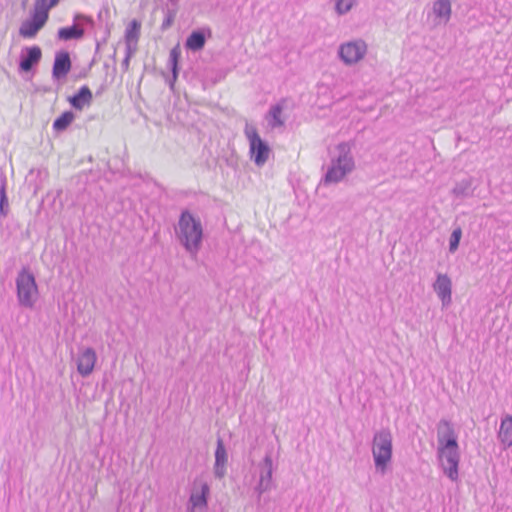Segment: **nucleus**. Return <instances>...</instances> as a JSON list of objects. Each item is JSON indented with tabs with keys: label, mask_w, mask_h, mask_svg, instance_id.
Listing matches in <instances>:
<instances>
[{
	"label": "nucleus",
	"mask_w": 512,
	"mask_h": 512,
	"mask_svg": "<svg viewBox=\"0 0 512 512\" xmlns=\"http://www.w3.org/2000/svg\"><path fill=\"white\" fill-rule=\"evenodd\" d=\"M9 213V202L6 194V179H2L0 188V215L6 217Z\"/></svg>",
	"instance_id": "393cba45"
},
{
	"label": "nucleus",
	"mask_w": 512,
	"mask_h": 512,
	"mask_svg": "<svg viewBox=\"0 0 512 512\" xmlns=\"http://www.w3.org/2000/svg\"><path fill=\"white\" fill-rule=\"evenodd\" d=\"M273 461L270 454H266L260 464V479L256 491L260 496L262 493L271 489L272 486Z\"/></svg>",
	"instance_id": "9b49d317"
},
{
	"label": "nucleus",
	"mask_w": 512,
	"mask_h": 512,
	"mask_svg": "<svg viewBox=\"0 0 512 512\" xmlns=\"http://www.w3.org/2000/svg\"><path fill=\"white\" fill-rule=\"evenodd\" d=\"M133 42H126V53L125 57L131 58L134 52L136 51V47H132Z\"/></svg>",
	"instance_id": "c756f323"
},
{
	"label": "nucleus",
	"mask_w": 512,
	"mask_h": 512,
	"mask_svg": "<svg viewBox=\"0 0 512 512\" xmlns=\"http://www.w3.org/2000/svg\"><path fill=\"white\" fill-rule=\"evenodd\" d=\"M93 95L88 86H82L77 93L70 96L68 101L70 105L76 109L81 111L85 106H89L92 102Z\"/></svg>",
	"instance_id": "f3484780"
},
{
	"label": "nucleus",
	"mask_w": 512,
	"mask_h": 512,
	"mask_svg": "<svg viewBox=\"0 0 512 512\" xmlns=\"http://www.w3.org/2000/svg\"><path fill=\"white\" fill-rule=\"evenodd\" d=\"M71 69L70 54L67 51H59L55 55L52 76L56 80H60L69 73Z\"/></svg>",
	"instance_id": "ddd939ff"
},
{
	"label": "nucleus",
	"mask_w": 512,
	"mask_h": 512,
	"mask_svg": "<svg viewBox=\"0 0 512 512\" xmlns=\"http://www.w3.org/2000/svg\"><path fill=\"white\" fill-rule=\"evenodd\" d=\"M42 51L37 45L22 49L19 59V72H31L41 61Z\"/></svg>",
	"instance_id": "9d476101"
},
{
	"label": "nucleus",
	"mask_w": 512,
	"mask_h": 512,
	"mask_svg": "<svg viewBox=\"0 0 512 512\" xmlns=\"http://www.w3.org/2000/svg\"><path fill=\"white\" fill-rule=\"evenodd\" d=\"M437 429V456L441 462L444 474L451 480L458 479L460 461L458 437L454 424L448 419H440Z\"/></svg>",
	"instance_id": "f257e3e1"
},
{
	"label": "nucleus",
	"mask_w": 512,
	"mask_h": 512,
	"mask_svg": "<svg viewBox=\"0 0 512 512\" xmlns=\"http://www.w3.org/2000/svg\"><path fill=\"white\" fill-rule=\"evenodd\" d=\"M366 51V43L363 40H355L341 44L338 55L345 64L352 65L360 61L365 56Z\"/></svg>",
	"instance_id": "1a4fd4ad"
},
{
	"label": "nucleus",
	"mask_w": 512,
	"mask_h": 512,
	"mask_svg": "<svg viewBox=\"0 0 512 512\" xmlns=\"http://www.w3.org/2000/svg\"><path fill=\"white\" fill-rule=\"evenodd\" d=\"M336 150L338 155L331 159L327 171L321 179V183L325 186L338 184L355 169L351 144L349 142H340L336 146Z\"/></svg>",
	"instance_id": "7ed1b4c3"
},
{
	"label": "nucleus",
	"mask_w": 512,
	"mask_h": 512,
	"mask_svg": "<svg viewBox=\"0 0 512 512\" xmlns=\"http://www.w3.org/2000/svg\"><path fill=\"white\" fill-rule=\"evenodd\" d=\"M206 43V36L204 34L203 30H194L191 32V34L187 37L185 41V47L186 49L197 52L204 48Z\"/></svg>",
	"instance_id": "4be33fe9"
},
{
	"label": "nucleus",
	"mask_w": 512,
	"mask_h": 512,
	"mask_svg": "<svg viewBox=\"0 0 512 512\" xmlns=\"http://www.w3.org/2000/svg\"><path fill=\"white\" fill-rule=\"evenodd\" d=\"M58 2H59V0H45V7H49V9H51V8H52V7H54Z\"/></svg>",
	"instance_id": "2f4dec72"
},
{
	"label": "nucleus",
	"mask_w": 512,
	"mask_h": 512,
	"mask_svg": "<svg viewBox=\"0 0 512 512\" xmlns=\"http://www.w3.org/2000/svg\"><path fill=\"white\" fill-rule=\"evenodd\" d=\"M130 59L131 58H127V57H124L122 63H121V68L123 70V72H127L128 69H129V64H130Z\"/></svg>",
	"instance_id": "7c9ffc66"
},
{
	"label": "nucleus",
	"mask_w": 512,
	"mask_h": 512,
	"mask_svg": "<svg viewBox=\"0 0 512 512\" xmlns=\"http://www.w3.org/2000/svg\"><path fill=\"white\" fill-rule=\"evenodd\" d=\"M282 106L280 104L273 105L269 110V115L272 117V126L279 127L284 124V121L281 119Z\"/></svg>",
	"instance_id": "a878e982"
},
{
	"label": "nucleus",
	"mask_w": 512,
	"mask_h": 512,
	"mask_svg": "<svg viewBox=\"0 0 512 512\" xmlns=\"http://www.w3.org/2000/svg\"><path fill=\"white\" fill-rule=\"evenodd\" d=\"M97 360L96 352L93 348L83 349L77 359V370L83 377L89 376L94 369Z\"/></svg>",
	"instance_id": "f8f14e48"
},
{
	"label": "nucleus",
	"mask_w": 512,
	"mask_h": 512,
	"mask_svg": "<svg viewBox=\"0 0 512 512\" xmlns=\"http://www.w3.org/2000/svg\"><path fill=\"white\" fill-rule=\"evenodd\" d=\"M141 23L133 19L125 30V41L137 43L140 36Z\"/></svg>",
	"instance_id": "b1692460"
},
{
	"label": "nucleus",
	"mask_w": 512,
	"mask_h": 512,
	"mask_svg": "<svg viewBox=\"0 0 512 512\" xmlns=\"http://www.w3.org/2000/svg\"><path fill=\"white\" fill-rule=\"evenodd\" d=\"M109 34H110V31H109V30H107V31H106V36H105V37H104V39H103V43H106V41H107V37L109 36Z\"/></svg>",
	"instance_id": "72a5a7b5"
},
{
	"label": "nucleus",
	"mask_w": 512,
	"mask_h": 512,
	"mask_svg": "<svg viewBox=\"0 0 512 512\" xmlns=\"http://www.w3.org/2000/svg\"><path fill=\"white\" fill-rule=\"evenodd\" d=\"M433 289L443 305L451 302L452 283L448 275L438 273L437 279L433 284Z\"/></svg>",
	"instance_id": "2eb2a0df"
},
{
	"label": "nucleus",
	"mask_w": 512,
	"mask_h": 512,
	"mask_svg": "<svg viewBox=\"0 0 512 512\" xmlns=\"http://www.w3.org/2000/svg\"><path fill=\"white\" fill-rule=\"evenodd\" d=\"M74 24L58 29L57 38L61 41L80 40L85 35L83 24L93 26L94 20L87 15L76 13L73 17Z\"/></svg>",
	"instance_id": "6e6552de"
},
{
	"label": "nucleus",
	"mask_w": 512,
	"mask_h": 512,
	"mask_svg": "<svg viewBox=\"0 0 512 512\" xmlns=\"http://www.w3.org/2000/svg\"><path fill=\"white\" fill-rule=\"evenodd\" d=\"M113 60H114V62L116 61V52H114V54H113Z\"/></svg>",
	"instance_id": "e433bc0d"
},
{
	"label": "nucleus",
	"mask_w": 512,
	"mask_h": 512,
	"mask_svg": "<svg viewBox=\"0 0 512 512\" xmlns=\"http://www.w3.org/2000/svg\"><path fill=\"white\" fill-rule=\"evenodd\" d=\"M181 58V49L179 44L174 46L169 53V67L172 72V78L169 80V86L171 89L174 88V84L179 75V61Z\"/></svg>",
	"instance_id": "aec40b11"
},
{
	"label": "nucleus",
	"mask_w": 512,
	"mask_h": 512,
	"mask_svg": "<svg viewBox=\"0 0 512 512\" xmlns=\"http://www.w3.org/2000/svg\"><path fill=\"white\" fill-rule=\"evenodd\" d=\"M170 2H173L174 0H169Z\"/></svg>",
	"instance_id": "4c0bfd02"
},
{
	"label": "nucleus",
	"mask_w": 512,
	"mask_h": 512,
	"mask_svg": "<svg viewBox=\"0 0 512 512\" xmlns=\"http://www.w3.org/2000/svg\"><path fill=\"white\" fill-rule=\"evenodd\" d=\"M372 454L376 469L384 474L392 458V435L390 430L382 429L375 433Z\"/></svg>",
	"instance_id": "39448f33"
},
{
	"label": "nucleus",
	"mask_w": 512,
	"mask_h": 512,
	"mask_svg": "<svg viewBox=\"0 0 512 512\" xmlns=\"http://www.w3.org/2000/svg\"><path fill=\"white\" fill-rule=\"evenodd\" d=\"M497 437L504 449L512 446V415H506L501 419Z\"/></svg>",
	"instance_id": "a211bd4d"
},
{
	"label": "nucleus",
	"mask_w": 512,
	"mask_h": 512,
	"mask_svg": "<svg viewBox=\"0 0 512 512\" xmlns=\"http://www.w3.org/2000/svg\"><path fill=\"white\" fill-rule=\"evenodd\" d=\"M49 7H45V0H37L30 19L25 20L19 29V34L24 38H33L46 24L49 17Z\"/></svg>",
	"instance_id": "423d86ee"
},
{
	"label": "nucleus",
	"mask_w": 512,
	"mask_h": 512,
	"mask_svg": "<svg viewBox=\"0 0 512 512\" xmlns=\"http://www.w3.org/2000/svg\"><path fill=\"white\" fill-rule=\"evenodd\" d=\"M75 116L72 111H65L59 117H57L53 122V129L56 132L65 131L69 125L73 122Z\"/></svg>",
	"instance_id": "5701e85b"
},
{
	"label": "nucleus",
	"mask_w": 512,
	"mask_h": 512,
	"mask_svg": "<svg viewBox=\"0 0 512 512\" xmlns=\"http://www.w3.org/2000/svg\"><path fill=\"white\" fill-rule=\"evenodd\" d=\"M175 232L180 244L188 253H198L203 239V227L199 217L194 216L189 210L182 211Z\"/></svg>",
	"instance_id": "f03ea898"
},
{
	"label": "nucleus",
	"mask_w": 512,
	"mask_h": 512,
	"mask_svg": "<svg viewBox=\"0 0 512 512\" xmlns=\"http://www.w3.org/2000/svg\"><path fill=\"white\" fill-rule=\"evenodd\" d=\"M356 0H335V10L338 14L343 15L349 12Z\"/></svg>",
	"instance_id": "cd10ccee"
},
{
	"label": "nucleus",
	"mask_w": 512,
	"mask_h": 512,
	"mask_svg": "<svg viewBox=\"0 0 512 512\" xmlns=\"http://www.w3.org/2000/svg\"><path fill=\"white\" fill-rule=\"evenodd\" d=\"M227 451L222 438L217 439L215 450L214 475L218 479H222L226 474Z\"/></svg>",
	"instance_id": "dca6fc26"
},
{
	"label": "nucleus",
	"mask_w": 512,
	"mask_h": 512,
	"mask_svg": "<svg viewBox=\"0 0 512 512\" xmlns=\"http://www.w3.org/2000/svg\"><path fill=\"white\" fill-rule=\"evenodd\" d=\"M104 69H106V70L109 69V64L108 63H104Z\"/></svg>",
	"instance_id": "c9c22d12"
},
{
	"label": "nucleus",
	"mask_w": 512,
	"mask_h": 512,
	"mask_svg": "<svg viewBox=\"0 0 512 512\" xmlns=\"http://www.w3.org/2000/svg\"><path fill=\"white\" fill-rule=\"evenodd\" d=\"M210 494V486L206 482L200 484V491L195 489L191 492L188 501V509L194 512L195 509H204L208 505V497Z\"/></svg>",
	"instance_id": "4468645a"
},
{
	"label": "nucleus",
	"mask_w": 512,
	"mask_h": 512,
	"mask_svg": "<svg viewBox=\"0 0 512 512\" xmlns=\"http://www.w3.org/2000/svg\"><path fill=\"white\" fill-rule=\"evenodd\" d=\"M244 133L249 140L251 159L257 166H263L269 158L271 151L269 145L262 140L256 127L248 123L244 128Z\"/></svg>",
	"instance_id": "0eeeda50"
},
{
	"label": "nucleus",
	"mask_w": 512,
	"mask_h": 512,
	"mask_svg": "<svg viewBox=\"0 0 512 512\" xmlns=\"http://www.w3.org/2000/svg\"><path fill=\"white\" fill-rule=\"evenodd\" d=\"M164 12H165V18L160 27L162 31H166L172 26V24L175 20L177 11H176V9L167 8Z\"/></svg>",
	"instance_id": "c85d7f7f"
},
{
	"label": "nucleus",
	"mask_w": 512,
	"mask_h": 512,
	"mask_svg": "<svg viewBox=\"0 0 512 512\" xmlns=\"http://www.w3.org/2000/svg\"><path fill=\"white\" fill-rule=\"evenodd\" d=\"M432 11L439 22L447 23L452 14L450 0H436L433 2Z\"/></svg>",
	"instance_id": "6ab92c4d"
},
{
	"label": "nucleus",
	"mask_w": 512,
	"mask_h": 512,
	"mask_svg": "<svg viewBox=\"0 0 512 512\" xmlns=\"http://www.w3.org/2000/svg\"><path fill=\"white\" fill-rule=\"evenodd\" d=\"M16 292L20 306L32 309L38 298V286L34 275L23 267L16 277Z\"/></svg>",
	"instance_id": "20e7f679"
},
{
	"label": "nucleus",
	"mask_w": 512,
	"mask_h": 512,
	"mask_svg": "<svg viewBox=\"0 0 512 512\" xmlns=\"http://www.w3.org/2000/svg\"><path fill=\"white\" fill-rule=\"evenodd\" d=\"M461 237L462 229L460 227L455 228L452 231L449 239V251L451 253H454L458 249Z\"/></svg>",
	"instance_id": "bb28decb"
},
{
	"label": "nucleus",
	"mask_w": 512,
	"mask_h": 512,
	"mask_svg": "<svg viewBox=\"0 0 512 512\" xmlns=\"http://www.w3.org/2000/svg\"><path fill=\"white\" fill-rule=\"evenodd\" d=\"M475 187H473V179L467 177L457 182L451 193L457 198H468L473 196Z\"/></svg>",
	"instance_id": "412c9836"
},
{
	"label": "nucleus",
	"mask_w": 512,
	"mask_h": 512,
	"mask_svg": "<svg viewBox=\"0 0 512 512\" xmlns=\"http://www.w3.org/2000/svg\"><path fill=\"white\" fill-rule=\"evenodd\" d=\"M100 45H101V43H100L99 41H97V43H96V51H98V50H99Z\"/></svg>",
	"instance_id": "f704fd0d"
},
{
	"label": "nucleus",
	"mask_w": 512,
	"mask_h": 512,
	"mask_svg": "<svg viewBox=\"0 0 512 512\" xmlns=\"http://www.w3.org/2000/svg\"><path fill=\"white\" fill-rule=\"evenodd\" d=\"M115 74H116V66L114 65V66H113V68H112V75H111V81H110V83H112V82H113L114 77H115Z\"/></svg>",
	"instance_id": "473e14b6"
}]
</instances>
